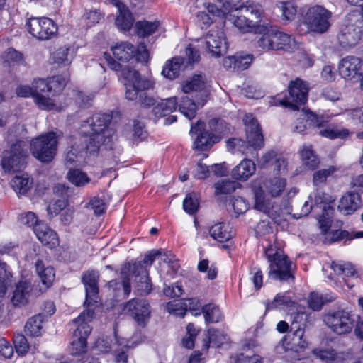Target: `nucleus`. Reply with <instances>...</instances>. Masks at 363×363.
<instances>
[{"instance_id":"nucleus-60","label":"nucleus","mask_w":363,"mask_h":363,"mask_svg":"<svg viewBox=\"0 0 363 363\" xmlns=\"http://www.w3.org/2000/svg\"><path fill=\"white\" fill-rule=\"evenodd\" d=\"M13 343L16 352L18 354L23 356L28 352L29 345L28 343L27 339L24 335L21 334L16 335L13 338Z\"/></svg>"},{"instance_id":"nucleus-2","label":"nucleus","mask_w":363,"mask_h":363,"mask_svg":"<svg viewBox=\"0 0 363 363\" xmlns=\"http://www.w3.org/2000/svg\"><path fill=\"white\" fill-rule=\"evenodd\" d=\"M111 117L106 113H96L84 121L82 125V140L85 145L82 150L90 154L96 152L101 145L109 141L111 130L108 124Z\"/></svg>"},{"instance_id":"nucleus-42","label":"nucleus","mask_w":363,"mask_h":363,"mask_svg":"<svg viewBox=\"0 0 363 363\" xmlns=\"http://www.w3.org/2000/svg\"><path fill=\"white\" fill-rule=\"evenodd\" d=\"M286 184L284 178H274L265 182L264 186L267 191L272 197H276L281 194Z\"/></svg>"},{"instance_id":"nucleus-23","label":"nucleus","mask_w":363,"mask_h":363,"mask_svg":"<svg viewBox=\"0 0 363 363\" xmlns=\"http://www.w3.org/2000/svg\"><path fill=\"white\" fill-rule=\"evenodd\" d=\"M110 3L118 9L115 23L118 29L123 31L130 30L134 18L128 8L119 0H110Z\"/></svg>"},{"instance_id":"nucleus-64","label":"nucleus","mask_w":363,"mask_h":363,"mask_svg":"<svg viewBox=\"0 0 363 363\" xmlns=\"http://www.w3.org/2000/svg\"><path fill=\"white\" fill-rule=\"evenodd\" d=\"M314 354L325 363H332L337 359V354L333 349L315 351Z\"/></svg>"},{"instance_id":"nucleus-46","label":"nucleus","mask_w":363,"mask_h":363,"mask_svg":"<svg viewBox=\"0 0 363 363\" xmlns=\"http://www.w3.org/2000/svg\"><path fill=\"white\" fill-rule=\"evenodd\" d=\"M67 177L68 180L76 186H84L90 182L86 174L78 169H70Z\"/></svg>"},{"instance_id":"nucleus-39","label":"nucleus","mask_w":363,"mask_h":363,"mask_svg":"<svg viewBox=\"0 0 363 363\" xmlns=\"http://www.w3.org/2000/svg\"><path fill=\"white\" fill-rule=\"evenodd\" d=\"M178 103L176 97L162 100L153 109L155 114L159 117L165 116L176 110Z\"/></svg>"},{"instance_id":"nucleus-45","label":"nucleus","mask_w":363,"mask_h":363,"mask_svg":"<svg viewBox=\"0 0 363 363\" xmlns=\"http://www.w3.org/2000/svg\"><path fill=\"white\" fill-rule=\"evenodd\" d=\"M210 235L216 240L225 242L231 238L230 233L225 227L224 224L219 223L215 224L209 229Z\"/></svg>"},{"instance_id":"nucleus-33","label":"nucleus","mask_w":363,"mask_h":363,"mask_svg":"<svg viewBox=\"0 0 363 363\" xmlns=\"http://www.w3.org/2000/svg\"><path fill=\"white\" fill-rule=\"evenodd\" d=\"M35 269L42 284L45 286L44 289H42L43 293L52 284L55 277V270L51 266L45 267L44 263L40 260L36 262Z\"/></svg>"},{"instance_id":"nucleus-34","label":"nucleus","mask_w":363,"mask_h":363,"mask_svg":"<svg viewBox=\"0 0 363 363\" xmlns=\"http://www.w3.org/2000/svg\"><path fill=\"white\" fill-rule=\"evenodd\" d=\"M299 154L303 164L309 169L313 170L319 166V158L311 145H303L299 151Z\"/></svg>"},{"instance_id":"nucleus-35","label":"nucleus","mask_w":363,"mask_h":363,"mask_svg":"<svg viewBox=\"0 0 363 363\" xmlns=\"http://www.w3.org/2000/svg\"><path fill=\"white\" fill-rule=\"evenodd\" d=\"M240 9L250 20L252 21V23H255V26L257 27L264 14L262 6L258 3L247 1L245 4L242 6Z\"/></svg>"},{"instance_id":"nucleus-48","label":"nucleus","mask_w":363,"mask_h":363,"mask_svg":"<svg viewBox=\"0 0 363 363\" xmlns=\"http://www.w3.org/2000/svg\"><path fill=\"white\" fill-rule=\"evenodd\" d=\"M158 26L159 23L157 21H138L135 23L137 35L140 37H145L150 35L156 31Z\"/></svg>"},{"instance_id":"nucleus-6","label":"nucleus","mask_w":363,"mask_h":363,"mask_svg":"<svg viewBox=\"0 0 363 363\" xmlns=\"http://www.w3.org/2000/svg\"><path fill=\"white\" fill-rule=\"evenodd\" d=\"M62 133L48 132L33 138L30 141V151L33 155L42 162H49L57 150L58 140Z\"/></svg>"},{"instance_id":"nucleus-47","label":"nucleus","mask_w":363,"mask_h":363,"mask_svg":"<svg viewBox=\"0 0 363 363\" xmlns=\"http://www.w3.org/2000/svg\"><path fill=\"white\" fill-rule=\"evenodd\" d=\"M294 303L287 294H278L274 300L267 305V310L276 308H285L292 306Z\"/></svg>"},{"instance_id":"nucleus-43","label":"nucleus","mask_w":363,"mask_h":363,"mask_svg":"<svg viewBox=\"0 0 363 363\" xmlns=\"http://www.w3.org/2000/svg\"><path fill=\"white\" fill-rule=\"evenodd\" d=\"M331 268L337 274L342 276V278L354 277L356 274L354 266L348 262H333Z\"/></svg>"},{"instance_id":"nucleus-41","label":"nucleus","mask_w":363,"mask_h":363,"mask_svg":"<svg viewBox=\"0 0 363 363\" xmlns=\"http://www.w3.org/2000/svg\"><path fill=\"white\" fill-rule=\"evenodd\" d=\"M228 150L234 153L235 152H241L247 156L252 155V148L240 138H231L227 141Z\"/></svg>"},{"instance_id":"nucleus-17","label":"nucleus","mask_w":363,"mask_h":363,"mask_svg":"<svg viewBox=\"0 0 363 363\" xmlns=\"http://www.w3.org/2000/svg\"><path fill=\"white\" fill-rule=\"evenodd\" d=\"M205 44L206 50L213 57H220L224 55L228 49L225 33L222 28H212L204 39L201 40Z\"/></svg>"},{"instance_id":"nucleus-26","label":"nucleus","mask_w":363,"mask_h":363,"mask_svg":"<svg viewBox=\"0 0 363 363\" xmlns=\"http://www.w3.org/2000/svg\"><path fill=\"white\" fill-rule=\"evenodd\" d=\"M205 7L212 16L226 18L234 11L235 5L229 0H213L206 3Z\"/></svg>"},{"instance_id":"nucleus-18","label":"nucleus","mask_w":363,"mask_h":363,"mask_svg":"<svg viewBox=\"0 0 363 363\" xmlns=\"http://www.w3.org/2000/svg\"><path fill=\"white\" fill-rule=\"evenodd\" d=\"M189 133L196 135L194 141V148L197 150H207L213 144L220 141V137L217 135H211L209 131L204 128V123L200 121L191 125Z\"/></svg>"},{"instance_id":"nucleus-8","label":"nucleus","mask_w":363,"mask_h":363,"mask_svg":"<svg viewBox=\"0 0 363 363\" xmlns=\"http://www.w3.org/2000/svg\"><path fill=\"white\" fill-rule=\"evenodd\" d=\"M323 321L335 334L347 335L354 329L357 322V315L346 309L339 308L330 311L325 314Z\"/></svg>"},{"instance_id":"nucleus-62","label":"nucleus","mask_w":363,"mask_h":363,"mask_svg":"<svg viewBox=\"0 0 363 363\" xmlns=\"http://www.w3.org/2000/svg\"><path fill=\"white\" fill-rule=\"evenodd\" d=\"M19 220L22 224L33 228L34 231L35 227L43 223L38 220L36 215L30 211L22 213L19 217Z\"/></svg>"},{"instance_id":"nucleus-37","label":"nucleus","mask_w":363,"mask_h":363,"mask_svg":"<svg viewBox=\"0 0 363 363\" xmlns=\"http://www.w3.org/2000/svg\"><path fill=\"white\" fill-rule=\"evenodd\" d=\"M114 57L123 62L129 61L135 53L134 46L128 42L121 43L111 49Z\"/></svg>"},{"instance_id":"nucleus-7","label":"nucleus","mask_w":363,"mask_h":363,"mask_svg":"<svg viewBox=\"0 0 363 363\" xmlns=\"http://www.w3.org/2000/svg\"><path fill=\"white\" fill-rule=\"evenodd\" d=\"M264 253L269 262V277L281 281L294 279L292 262L281 250L270 246L265 250Z\"/></svg>"},{"instance_id":"nucleus-61","label":"nucleus","mask_w":363,"mask_h":363,"mask_svg":"<svg viewBox=\"0 0 363 363\" xmlns=\"http://www.w3.org/2000/svg\"><path fill=\"white\" fill-rule=\"evenodd\" d=\"M319 134L321 136L330 138V139H335V138H345L347 136L349 135L350 132L347 129H330V128H325L323 130H320L319 132Z\"/></svg>"},{"instance_id":"nucleus-36","label":"nucleus","mask_w":363,"mask_h":363,"mask_svg":"<svg viewBox=\"0 0 363 363\" xmlns=\"http://www.w3.org/2000/svg\"><path fill=\"white\" fill-rule=\"evenodd\" d=\"M184 62V59L182 57H174L171 60L166 62L162 74L169 79H174L177 78L181 69L182 65Z\"/></svg>"},{"instance_id":"nucleus-9","label":"nucleus","mask_w":363,"mask_h":363,"mask_svg":"<svg viewBox=\"0 0 363 363\" xmlns=\"http://www.w3.org/2000/svg\"><path fill=\"white\" fill-rule=\"evenodd\" d=\"M303 315V313L296 314L291 325L290 331L283 337L277 350L281 347L284 350L299 352L308 347V342L304 337L303 325H297L298 320H301Z\"/></svg>"},{"instance_id":"nucleus-24","label":"nucleus","mask_w":363,"mask_h":363,"mask_svg":"<svg viewBox=\"0 0 363 363\" xmlns=\"http://www.w3.org/2000/svg\"><path fill=\"white\" fill-rule=\"evenodd\" d=\"M93 315V310L87 309L84 310L77 318L73 320L72 323L76 327L73 335L84 337V339L86 340L91 331V328L89 325V323L92 320Z\"/></svg>"},{"instance_id":"nucleus-5","label":"nucleus","mask_w":363,"mask_h":363,"mask_svg":"<svg viewBox=\"0 0 363 363\" xmlns=\"http://www.w3.org/2000/svg\"><path fill=\"white\" fill-rule=\"evenodd\" d=\"M121 278L123 288L125 296L131 291L130 280L135 277L137 282L138 290L141 294H149L152 289L150 279L147 269L140 262L125 263L121 269Z\"/></svg>"},{"instance_id":"nucleus-28","label":"nucleus","mask_w":363,"mask_h":363,"mask_svg":"<svg viewBox=\"0 0 363 363\" xmlns=\"http://www.w3.org/2000/svg\"><path fill=\"white\" fill-rule=\"evenodd\" d=\"M35 234L38 239L44 245L52 248L58 245L57 233L47 226L45 223L39 224L35 227Z\"/></svg>"},{"instance_id":"nucleus-16","label":"nucleus","mask_w":363,"mask_h":363,"mask_svg":"<svg viewBox=\"0 0 363 363\" xmlns=\"http://www.w3.org/2000/svg\"><path fill=\"white\" fill-rule=\"evenodd\" d=\"M26 147L23 141H18L11 146L9 152L6 151L1 162L3 169L8 172L21 169L27 157Z\"/></svg>"},{"instance_id":"nucleus-40","label":"nucleus","mask_w":363,"mask_h":363,"mask_svg":"<svg viewBox=\"0 0 363 363\" xmlns=\"http://www.w3.org/2000/svg\"><path fill=\"white\" fill-rule=\"evenodd\" d=\"M43 317L41 314L33 316L26 323L25 333L30 336H40L41 335Z\"/></svg>"},{"instance_id":"nucleus-3","label":"nucleus","mask_w":363,"mask_h":363,"mask_svg":"<svg viewBox=\"0 0 363 363\" xmlns=\"http://www.w3.org/2000/svg\"><path fill=\"white\" fill-rule=\"evenodd\" d=\"M122 77L125 80V97L128 100L138 99V103L143 107H150L155 104V99L144 91L152 87V82L142 77L139 72L129 67L122 69Z\"/></svg>"},{"instance_id":"nucleus-54","label":"nucleus","mask_w":363,"mask_h":363,"mask_svg":"<svg viewBox=\"0 0 363 363\" xmlns=\"http://www.w3.org/2000/svg\"><path fill=\"white\" fill-rule=\"evenodd\" d=\"M4 63L9 66L19 65L23 62V55L13 48H9L2 55Z\"/></svg>"},{"instance_id":"nucleus-13","label":"nucleus","mask_w":363,"mask_h":363,"mask_svg":"<svg viewBox=\"0 0 363 363\" xmlns=\"http://www.w3.org/2000/svg\"><path fill=\"white\" fill-rule=\"evenodd\" d=\"M350 23L345 26L337 35L340 45L345 48L354 46L363 34V16L352 15Z\"/></svg>"},{"instance_id":"nucleus-55","label":"nucleus","mask_w":363,"mask_h":363,"mask_svg":"<svg viewBox=\"0 0 363 363\" xmlns=\"http://www.w3.org/2000/svg\"><path fill=\"white\" fill-rule=\"evenodd\" d=\"M209 133L211 135H217L220 137V140L222 136L227 132V128L225 122L220 119L213 118L208 122Z\"/></svg>"},{"instance_id":"nucleus-27","label":"nucleus","mask_w":363,"mask_h":363,"mask_svg":"<svg viewBox=\"0 0 363 363\" xmlns=\"http://www.w3.org/2000/svg\"><path fill=\"white\" fill-rule=\"evenodd\" d=\"M322 118L313 113L303 109L300 117L295 122L294 131L300 134H304L311 125L320 127L322 125Z\"/></svg>"},{"instance_id":"nucleus-44","label":"nucleus","mask_w":363,"mask_h":363,"mask_svg":"<svg viewBox=\"0 0 363 363\" xmlns=\"http://www.w3.org/2000/svg\"><path fill=\"white\" fill-rule=\"evenodd\" d=\"M339 169L335 166H329L328 168L320 169L314 172L313 175V184L318 186L325 183L327 179L332 176Z\"/></svg>"},{"instance_id":"nucleus-29","label":"nucleus","mask_w":363,"mask_h":363,"mask_svg":"<svg viewBox=\"0 0 363 363\" xmlns=\"http://www.w3.org/2000/svg\"><path fill=\"white\" fill-rule=\"evenodd\" d=\"M255 208L264 212L270 217H274L277 214V211L274 208H277V206H274L270 199L267 198L264 191L262 189L255 190Z\"/></svg>"},{"instance_id":"nucleus-14","label":"nucleus","mask_w":363,"mask_h":363,"mask_svg":"<svg viewBox=\"0 0 363 363\" xmlns=\"http://www.w3.org/2000/svg\"><path fill=\"white\" fill-rule=\"evenodd\" d=\"M182 90L185 94H193L195 98L200 99L199 104L204 105L209 95L208 85L206 77L201 73L195 74L181 84Z\"/></svg>"},{"instance_id":"nucleus-58","label":"nucleus","mask_w":363,"mask_h":363,"mask_svg":"<svg viewBox=\"0 0 363 363\" xmlns=\"http://www.w3.org/2000/svg\"><path fill=\"white\" fill-rule=\"evenodd\" d=\"M86 350V340L84 337L73 335L70 345L72 354L77 355L84 353Z\"/></svg>"},{"instance_id":"nucleus-4","label":"nucleus","mask_w":363,"mask_h":363,"mask_svg":"<svg viewBox=\"0 0 363 363\" xmlns=\"http://www.w3.org/2000/svg\"><path fill=\"white\" fill-rule=\"evenodd\" d=\"M256 45L265 52L283 50L292 52L298 48V43L292 35L272 28L257 38Z\"/></svg>"},{"instance_id":"nucleus-52","label":"nucleus","mask_w":363,"mask_h":363,"mask_svg":"<svg viewBox=\"0 0 363 363\" xmlns=\"http://www.w3.org/2000/svg\"><path fill=\"white\" fill-rule=\"evenodd\" d=\"M53 60L54 63L59 65H69L72 61V56L69 55V49L66 47L58 48L53 54Z\"/></svg>"},{"instance_id":"nucleus-59","label":"nucleus","mask_w":363,"mask_h":363,"mask_svg":"<svg viewBox=\"0 0 363 363\" xmlns=\"http://www.w3.org/2000/svg\"><path fill=\"white\" fill-rule=\"evenodd\" d=\"M85 207L93 210L95 215L99 216L104 213L106 208V204L99 196H94L90 199Z\"/></svg>"},{"instance_id":"nucleus-30","label":"nucleus","mask_w":363,"mask_h":363,"mask_svg":"<svg viewBox=\"0 0 363 363\" xmlns=\"http://www.w3.org/2000/svg\"><path fill=\"white\" fill-rule=\"evenodd\" d=\"M234 11L237 12L236 15L230 14L229 21L243 33L252 32L256 28L252 21L240 11V9L235 7Z\"/></svg>"},{"instance_id":"nucleus-49","label":"nucleus","mask_w":363,"mask_h":363,"mask_svg":"<svg viewBox=\"0 0 363 363\" xmlns=\"http://www.w3.org/2000/svg\"><path fill=\"white\" fill-rule=\"evenodd\" d=\"M323 213L320 217L318 222L320 224V228L323 233H326L330 229L332 223V215L334 211V208L328 204H325L323 206Z\"/></svg>"},{"instance_id":"nucleus-32","label":"nucleus","mask_w":363,"mask_h":363,"mask_svg":"<svg viewBox=\"0 0 363 363\" xmlns=\"http://www.w3.org/2000/svg\"><path fill=\"white\" fill-rule=\"evenodd\" d=\"M200 99L195 98L194 100L189 96H183L179 104V111L189 120L196 116L198 108L203 107L204 105L199 104Z\"/></svg>"},{"instance_id":"nucleus-20","label":"nucleus","mask_w":363,"mask_h":363,"mask_svg":"<svg viewBox=\"0 0 363 363\" xmlns=\"http://www.w3.org/2000/svg\"><path fill=\"white\" fill-rule=\"evenodd\" d=\"M125 308L138 325H146L150 316V309L149 303L145 300L132 299L126 303Z\"/></svg>"},{"instance_id":"nucleus-50","label":"nucleus","mask_w":363,"mask_h":363,"mask_svg":"<svg viewBox=\"0 0 363 363\" xmlns=\"http://www.w3.org/2000/svg\"><path fill=\"white\" fill-rule=\"evenodd\" d=\"M205 320L208 323H218L221 319L219 308L213 304L205 305L202 308Z\"/></svg>"},{"instance_id":"nucleus-31","label":"nucleus","mask_w":363,"mask_h":363,"mask_svg":"<svg viewBox=\"0 0 363 363\" xmlns=\"http://www.w3.org/2000/svg\"><path fill=\"white\" fill-rule=\"evenodd\" d=\"M255 172V163L252 160L246 159L233 169L231 174L235 179L246 181Z\"/></svg>"},{"instance_id":"nucleus-15","label":"nucleus","mask_w":363,"mask_h":363,"mask_svg":"<svg viewBox=\"0 0 363 363\" xmlns=\"http://www.w3.org/2000/svg\"><path fill=\"white\" fill-rule=\"evenodd\" d=\"M26 26L33 37L42 40L50 39L57 32V25L48 18H30Z\"/></svg>"},{"instance_id":"nucleus-22","label":"nucleus","mask_w":363,"mask_h":363,"mask_svg":"<svg viewBox=\"0 0 363 363\" xmlns=\"http://www.w3.org/2000/svg\"><path fill=\"white\" fill-rule=\"evenodd\" d=\"M338 70L343 78L352 79L362 75L363 62L357 57L347 56L339 62Z\"/></svg>"},{"instance_id":"nucleus-53","label":"nucleus","mask_w":363,"mask_h":363,"mask_svg":"<svg viewBox=\"0 0 363 363\" xmlns=\"http://www.w3.org/2000/svg\"><path fill=\"white\" fill-rule=\"evenodd\" d=\"M199 207V203L196 194H188L183 201V208L185 212L190 215H193L197 212Z\"/></svg>"},{"instance_id":"nucleus-38","label":"nucleus","mask_w":363,"mask_h":363,"mask_svg":"<svg viewBox=\"0 0 363 363\" xmlns=\"http://www.w3.org/2000/svg\"><path fill=\"white\" fill-rule=\"evenodd\" d=\"M33 181L27 174L16 175L11 181L12 189L19 195L26 194L32 187Z\"/></svg>"},{"instance_id":"nucleus-1","label":"nucleus","mask_w":363,"mask_h":363,"mask_svg":"<svg viewBox=\"0 0 363 363\" xmlns=\"http://www.w3.org/2000/svg\"><path fill=\"white\" fill-rule=\"evenodd\" d=\"M66 85V79L60 76H54L47 79H35L32 86L21 85L16 88V94L20 97L32 96L40 109L58 110L57 98Z\"/></svg>"},{"instance_id":"nucleus-25","label":"nucleus","mask_w":363,"mask_h":363,"mask_svg":"<svg viewBox=\"0 0 363 363\" xmlns=\"http://www.w3.org/2000/svg\"><path fill=\"white\" fill-rule=\"evenodd\" d=\"M362 206V200L359 194L347 192L339 201L338 211L344 215H351Z\"/></svg>"},{"instance_id":"nucleus-21","label":"nucleus","mask_w":363,"mask_h":363,"mask_svg":"<svg viewBox=\"0 0 363 363\" xmlns=\"http://www.w3.org/2000/svg\"><path fill=\"white\" fill-rule=\"evenodd\" d=\"M99 277V274L95 270L86 271L82 275V281L86 290V301L84 303L87 304L88 306L98 303Z\"/></svg>"},{"instance_id":"nucleus-11","label":"nucleus","mask_w":363,"mask_h":363,"mask_svg":"<svg viewBox=\"0 0 363 363\" xmlns=\"http://www.w3.org/2000/svg\"><path fill=\"white\" fill-rule=\"evenodd\" d=\"M331 13L321 6L310 7L303 18V24L308 30L323 33L330 26Z\"/></svg>"},{"instance_id":"nucleus-63","label":"nucleus","mask_w":363,"mask_h":363,"mask_svg":"<svg viewBox=\"0 0 363 363\" xmlns=\"http://www.w3.org/2000/svg\"><path fill=\"white\" fill-rule=\"evenodd\" d=\"M230 205L238 215L245 213L248 208L247 201L242 197L240 196L233 197L230 200Z\"/></svg>"},{"instance_id":"nucleus-51","label":"nucleus","mask_w":363,"mask_h":363,"mask_svg":"<svg viewBox=\"0 0 363 363\" xmlns=\"http://www.w3.org/2000/svg\"><path fill=\"white\" fill-rule=\"evenodd\" d=\"M208 342L204 345L206 350L209 347V343L213 344L214 346L220 347L226 342L228 339L226 335L213 328L208 329Z\"/></svg>"},{"instance_id":"nucleus-57","label":"nucleus","mask_w":363,"mask_h":363,"mask_svg":"<svg viewBox=\"0 0 363 363\" xmlns=\"http://www.w3.org/2000/svg\"><path fill=\"white\" fill-rule=\"evenodd\" d=\"M239 186L235 182L229 180H223L215 184V192L216 194H230L233 192Z\"/></svg>"},{"instance_id":"nucleus-19","label":"nucleus","mask_w":363,"mask_h":363,"mask_svg":"<svg viewBox=\"0 0 363 363\" xmlns=\"http://www.w3.org/2000/svg\"><path fill=\"white\" fill-rule=\"evenodd\" d=\"M243 122L245 125L247 145L252 148L253 155L254 150L263 147V135L257 121L252 114L245 115Z\"/></svg>"},{"instance_id":"nucleus-56","label":"nucleus","mask_w":363,"mask_h":363,"mask_svg":"<svg viewBox=\"0 0 363 363\" xmlns=\"http://www.w3.org/2000/svg\"><path fill=\"white\" fill-rule=\"evenodd\" d=\"M11 273L7 269V265L5 263L0 262V296H4L11 283Z\"/></svg>"},{"instance_id":"nucleus-10","label":"nucleus","mask_w":363,"mask_h":363,"mask_svg":"<svg viewBox=\"0 0 363 363\" xmlns=\"http://www.w3.org/2000/svg\"><path fill=\"white\" fill-rule=\"evenodd\" d=\"M288 89L289 96L282 99H277L276 105L284 106L294 111L297 110L300 105L304 104L307 101L308 86L306 82L298 78L290 82Z\"/></svg>"},{"instance_id":"nucleus-12","label":"nucleus","mask_w":363,"mask_h":363,"mask_svg":"<svg viewBox=\"0 0 363 363\" xmlns=\"http://www.w3.org/2000/svg\"><path fill=\"white\" fill-rule=\"evenodd\" d=\"M41 294L43 291L39 284H33L28 280H21L15 286L11 301L16 307H23Z\"/></svg>"}]
</instances>
